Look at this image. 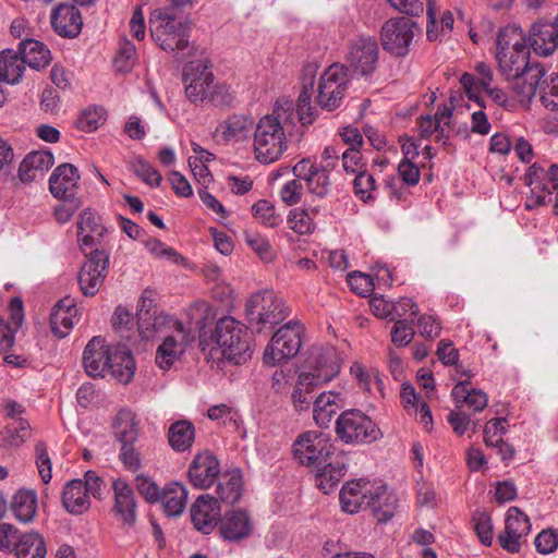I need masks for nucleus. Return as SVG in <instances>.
Instances as JSON below:
<instances>
[{"instance_id":"69168bd1","label":"nucleus","mask_w":558,"mask_h":558,"mask_svg":"<svg viewBox=\"0 0 558 558\" xmlns=\"http://www.w3.org/2000/svg\"><path fill=\"white\" fill-rule=\"evenodd\" d=\"M474 530L482 544L489 546L493 543L494 532L492 519L487 513L478 512L473 518Z\"/></svg>"},{"instance_id":"0eeeda50","label":"nucleus","mask_w":558,"mask_h":558,"mask_svg":"<svg viewBox=\"0 0 558 558\" xmlns=\"http://www.w3.org/2000/svg\"><path fill=\"white\" fill-rule=\"evenodd\" d=\"M524 182L530 187L526 198V209H533L546 204H553L558 215V166L551 165L547 170L537 163L529 167Z\"/></svg>"},{"instance_id":"aec40b11","label":"nucleus","mask_w":558,"mask_h":558,"mask_svg":"<svg viewBox=\"0 0 558 558\" xmlns=\"http://www.w3.org/2000/svg\"><path fill=\"white\" fill-rule=\"evenodd\" d=\"M543 76V69L539 65H532L527 71L520 74V76L511 77L513 83L511 85L510 96L513 101V110L519 107L526 108L529 106L535 96Z\"/></svg>"},{"instance_id":"2eb2a0df","label":"nucleus","mask_w":558,"mask_h":558,"mask_svg":"<svg viewBox=\"0 0 558 558\" xmlns=\"http://www.w3.org/2000/svg\"><path fill=\"white\" fill-rule=\"evenodd\" d=\"M379 48L375 37L359 36L351 40L348 52V66L357 75H371L378 62Z\"/></svg>"},{"instance_id":"49530a36","label":"nucleus","mask_w":558,"mask_h":558,"mask_svg":"<svg viewBox=\"0 0 558 558\" xmlns=\"http://www.w3.org/2000/svg\"><path fill=\"white\" fill-rule=\"evenodd\" d=\"M12 511L19 521L31 522L37 511V494L32 489L17 490L13 496Z\"/></svg>"},{"instance_id":"393cba45","label":"nucleus","mask_w":558,"mask_h":558,"mask_svg":"<svg viewBox=\"0 0 558 558\" xmlns=\"http://www.w3.org/2000/svg\"><path fill=\"white\" fill-rule=\"evenodd\" d=\"M219 473L218 460L213 454L204 452L193 459L189 469V480L194 487L206 489L214 484Z\"/></svg>"},{"instance_id":"4d7b16f0","label":"nucleus","mask_w":558,"mask_h":558,"mask_svg":"<svg viewBox=\"0 0 558 558\" xmlns=\"http://www.w3.org/2000/svg\"><path fill=\"white\" fill-rule=\"evenodd\" d=\"M106 118V110L102 107H88L82 111L76 125L84 132H93L105 123Z\"/></svg>"},{"instance_id":"bb28decb","label":"nucleus","mask_w":558,"mask_h":558,"mask_svg":"<svg viewBox=\"0 0 558 558\" xmlns=\"http://www.w3.org/2000/svg\"><path fill=\"white\" fill-rule=\"evenodd\" d=\"M80 181V174L76 167L71 163L58 166L49 179V189L51 194L60 199L76 198V190Z\"/></svg>"},{"instance_id":"a211bd4d","label":"nucleus","mask_w":558,"mask_h":558,"mask_svg":"<svg viewBox=\"0 0 558 558\" xmlns=\"http://www.w3.org/2000/svg\"><path fill=\"white\" fill-rule=\"evenodd\" d=\"M185 95L192 102L207 99L215 76L203 61L190 62L183 72Z\"/></svg>"},{"instance_id":"de8ad7c7","label":"nucleus","mask_w":558,"mask_h":558,"mask_svg":"<svg viewBox=\"0 0 558 558\" xmlns=\"http://www.w3.org/2000/svg\"><path fill=\"white\" fill-rule=\"evenodd\" d=\"M195 438V428L189 421H178L171 424L168 432V440L177 452L189 450Z\"/></svg>"},{"instance_id":"c03bdc74","label":"nucleus","mask_w":558,"mask_h":558,"mask_svg":"<svg viewBox=\"0 0 558 558\" xmlns=\"http://www.w3.org/2000/svg\"><path fill=\"white\" fill-rule=\"evenodd\" d=\"M19 52L26 64L33 69L44 68L50 62V50L36 39H23L19 46Z\"/></svg>"},{"instance_id":"b1692460","label":"nucleus","mask_w":558,"mask_h":558,"mask_svg":"<svg viewBox=\"0 0 558 558\" xmlns=\"http://www.w3.org/2000/svg\"><path fill=\"white\" fill-rule=\"evenodd\" d=\"M137 326L140 337L143 340L149 341L158 337L166 338L167 335H170L178 328H181L183 323L174 316L168 315L163 312H157L144 318H138Z\"/></svg>"},{"instance_id":"ddd939ff","label":"nucleus","mask_w":558,"mask_h":558,"mask_svg":"<svg viewBox=\"0 0 558 558\" xmlns=\"http://www.w3.org/2000/svg\"><path fill=\"white\" fill-rule=\"evenodd\" d=\"M348 85L343 65L335 63L324 71L318 83L317 104L328 111L338 108L345 95Z\"/></svg>"},{"instance_id":"58836bf2","label":"nucleus","mask_w":558,"mask_h":558,"mask_svg":"<svg viewBox=\"0 0 558 558\" xmlns=\"http://www.w3.org/2000/svg\"><path fill=\"white\" fill-rule=\"evenodd\" d=\"M112 429L120 444H135L141 432L140 420L131 410L122 409L112 421Z\"/></svg>"},{"instance_id":"7ed1b4c3","label":"nucleus","mask_w":558,"mask_h":558,"mask_svg":"<svg viewBox=\"0 0 558 558\" xmlns=\"http://www.w3.org/2000/svg\"><path fill=\"white\" fill-rule=\"evenodd\" d=\"M211 339L216 343L210 354H220L221 359L234 364L244 363L251 357V344L247 327L232 316H223L216 322Z\"/></svg>"},{"instance_id":"774afa93","label":"nucleus","mask_w":558,"mask_h":558,"mask_svg":"<svg viewBox=\"0 0 558 558\" xmlns=\"http://www.w3.org/2000/svg\"><path fill=\"white\" fill-rule=\"evenodd\" d=\"M245 242L263 259L269 262L274 257V252L268 240L258 233H246Z\"/></svg>"},{"instance_id":"a19ab883","label":"nucleus","mask_w":558,"mask_h":558,"mask_svg":"<svg viewBox=\"0 0 558 558\" xmlns=\"http://www.w3.org/2000/svg\"><path fill=\"white\" fill-rule=\"evenodd\" d=\"M341 407L339 393L333 391L322 392L314 402L313 417L315 423L320 427H327Z\"/></svg>"},{"instance_id":"a878e982","label":"nucleus","mask_w":558,"mask_h":558,"mask_svg":"<svg viewBox=\"0 0 558 558\" xmlns=\"http://www.w3.org/2000/svg\"><path fill=\"white\" fill-rule=\"evenodd\" d=\"M112 350L113 345H108L101 337H94L89 340L83 354L86 373L92 377L105 376Z\"/></svg>"},{"instance_id":"9d476101","label":"nucleus","mask_w":558,"mask_h":558,"mask_svg":"<svg viewBox=\"0 0 558 558\" xmlns=\"http://www.w3.org/2000/svg\"><path fill=\"white\" fill-rule=\"evenodd\" d=\"M104 481L95 471H87L84 480L68 482L62 492V505L71 514H82L90 507V497L100 498Z\"/></svg>"},{"instance_id":"c756f323","label":"nucleus","mask_w":558,"mask_h":558,"mask_svg":"<svg viewBox=\"0 0 558 558\" xmlns=\"http://www.w3.org/2000/svg\"><path fill=\"white\" fill-rule=\"evenodd\" d=\"M451 118L452 109L447 105L439 108L435 117H421L417 122L420 134L426 138L435 134L436 142L446 144L451 131Z\"/></svg>"},{"instance_id":"39448f33","label":"nucleus","mask_w":558,"mask_h":558,"mask_svg":"<svg viewBox=\"0 0 558 558\" xmlns=\"http://www.w3.org/2000/svg\"><path fill=\"white\" fill-rule=\"evenodd\" d=\"M290 314L284 300L272 290H262L250 295L245 303V316L260 331L266 326L283 322Z\"/></svg>"},{"instance_id":"2f4dec72","label":"nucleus","mask_w":558,"mask_h":558,"mask_svg":"<svg viewBox=\"0 0 558 558\" xmlns=\"http://www.w3.org/2000/svg\"><path fill=\"white\" fill-rule=\"evenodd\" d=\"M253 529V522L244 510L228 511L220 521V534L225 539L230 542L248 537Z\"/></svg>"},{"instance_id":"3c124183","label":"nucleus","mask_w":558,"mask_h":558,"mask_svg":"<svg viewBox=\"0 0 558 558\" xmlns=\"http://www.w3.org/2000/svg\"><path fill=\"white\" fill-rule=\"evenodd\" d=\"M319 209L313 208H295L290 211L288 217L289 227L299 234H310L316 228L315 218Z\"/></svg>"},{"instance_id":"412c9836","label":"nucleus","mask_w":558,"mask_h":558,"mask_svg":"<svg viewBox=\"0 0 558 558\" xmlns=\"http://www.w3.org/2000/svg\"><path fill=\"white\" fill-rule=\"evenodd\" d=\"M189 330L184 325L167 335L156 352L155 362L158 367L163 371L170 369L185 352Z\"/></svg>"},{"instance_id":"dca6fc26","label":"nucleus","mask_w":558,"mask_h":558,"mask_svg":"<svg viewBox=\"0 0 558 558\" xmlns=\"http://www.w3.org/2000/svg\"><path fill=\"white\" fill-rule=\"evenodd\" d=\"M531 531L529 517L517 507H510L506 512L505 531L498 535V543L502 549L511 554L521 550Z\"/></svg>"},{"instance_id":"603ef678","label":"nucleus","mask_w":558,"mask_h":558,"mask_svg":"<svg viewBox=\"0 0 558 558\" xmlns=\"http://www.w3.org/2000/svg\"><path fill=\"white\" fill-rule=\"evenodd\" d=\"M31 436L29 424L23 420L17 418L7 424L1 434L3 444L8 447H19Z\"/></svg>"},{"instance_id":"423d86ee","label":"nucleus","mask_w":558,"mask_h":558,"mask_svg":"<svg viewBox=\"0 0 558 558\" xmlns=\"http://www.w3.org/2000/svg\"><path fill=\"white\" fill-rule=\"evenodd\" d=\"M340 368L339 359L333 349L316 348L311 351L300 367L298 379L301 386H307L315 390L336 378Z\"/></svg>"},{"instance_id":"72a5a7b5","label":"nucleus","mask_w":558,"mask_h":558,"mask_svg":"<svg viewBox=\"0 0 558 558\" xmlns=\"http://www.w3.org/2000/svg\"><path fill=\"white\" fill-rule=\"evenodd\" d=\"M106 228L101 218L90 208L84 209L77 222V242L82 248H92L104 236Z\"/></svg>"},{"instance_id":"6e6552de","label":"nucleus","mask_w":558,"mask_h":558,"mask_svg":"<svg viewBox=\"0 0 558 558\" xmlns=\"http://www.w3.org/2000/svg\"><path fill=\"white\" fill-rule=\"evenodd\" d=\"M150 36L165 51L183 50L189 45V25L165 10H156L149 19Z\"/></svg>"},{"instance_id":"4c0bfd02","label":"nucleus","mask_w":558,"mask_h":558,"mask_svg":"<svg viewBox=\"0 0 558 558\" xmlns=\"http://www.w3.org/2000/svg\"><path fill=\"white\" fill-rule=\"evenodd\" d=\"M317 70L318 68L314 63L307 64L303 69V89L299 95L296 104L299 119L302 124H311L314 121V112L312 107V92Z\"/></svg>"},{"instance_id":"f03ea898","label":"nucleus","mask_w":558,"mask_h":558,"mask_svg":"<svg viewBox=\"0 0 558 558\" xmlns=\"http://www.w3.org/2000/svg\"><path fill=\"white\" fill-rule=\"evenodd\" d=\"M530 50L523 31L509 25L502 28L496 39V60L500 73L508 80L520 76L533 64L529 63Z\"/></svg>"},{"instance_id":"f8f14e48","label":"nucleus","mask_w":558,"mask_h":558,"mask_svg":"<svg viewBox=\"0 0 558 558\" xmlns=\"http://www.w3.org/2000/svg\"><path fill=\"white\" fill-rule=\"evenodd\" d=\"M336 432L345 444H368L380 437L376 424L359 410L344 411L336 422Z\"/></svg>"},{"instance_id":"0e129e2a","label":"nucleus","mask_w":558,"mask_h":558,"mask_svg":"<svg viewBox=\"0 0 558 558\" xmlns=\"http://www.w3.org/2000/svg\"><path fill=\"white\" fill-rule=\"evenodd\" d=\"M353 189L356 196L362 201H368L373 197L375 191V180L373 175L365 171L359 172L353 180Z\"/></svg>"},{"instance_id":"20e7f679","label":"nucleus","mask_w":558,"mask_h":558,"mask_svg":"<svg viewBox=\"0 0 558 558\" xmlns=\"http://www.w3.org/2000/svg\"><path fill=\"white\" fill-rule=\"evenodd\" d=\"M288 149V138L279 117L275 113L264 116L255 124L253 151L255 159L263 165L279 160Z\"/></svg>"},{"instance_id":"13d9d810","label":"nucleus","mask_w":558,"mask_h":558,"mask_svg":"<svg viewBox=\"0 0 558 558\" xmlns=\"http://www.w3.org/2000/svg\"><path fill=\"white\" fill-rule=\"evenodd\" d=\"M341 166L345 173L356 175L359 172L365 171L366 161L360 149L348 147L341 153Z\"/></svg>"},{"instance_id":"c9c22d12","label":"nucleus","mask_w":558,"mask_h":558,"mask_svg":"<svg viewBox=\"0 0 558 558\" xmlns=\"http://www.w3.org/2000/svg\"><path fill=\"white\" fill-rule=\"evenodd\" d=\"M476 76L464 73L460 83L463 86L470 100L475 101L480 107H483V98L481 92L490 86L493 81V71L489 65L484 62H478L475 65Z\"/></svg>"},{"instance_id":"4be33fe9","label":"nucleus","mask_w":558,"mask_h":558,"mask_svg":"<svg viewBox=\"0 0 558 558\" xmlns=\"http://www.w3.org/2000/svg\"><path fill=\"white\" fill-rule=\"evenodd\" d=\"M292 172L294 177L302 179L310 193L323 197L330 186L329 171L322 169L311 159H302L296 162Z\"/></svg>"},{"instance_id":"473e14b6","label":"nucleus","mask_w":558,"mask_h":558,"mask_svg":"<svg viewBox=\"0 0 558 558\" xmlns=\"http://www.w3.org/2000/svg\"><path fill=\"white\" fill-rule=\"evenodd\" d=\"M51 25L62 37H76L82 28L83 20L75 5L59 4L51 13Z\"/></svg>"},{"instance_id":"f257e3e1","label":"nucleus","mask_w":558,"mask_h":558,"mask_svg":"<svg viewBox=\"0 0 558 558\" xmlns=\"http://www.w3.org/2000/svg\"><path fill=\"white\" fill-rule=\"evenodd\" d=\"M333 449L330 438L316 430L300 434L293 442L294 458L316 471L319 487L325 492L344 475L343 464L332 461Z\"/></svg>"},{"instance_id":"5fc2aeb1","label":"nucleus","mask_w":558,"mask_h":558,"mask_svg":"<svg viewBox=\"0 0 558 558\" xmlns=\"http://www.w3.org/2000/svg\"><path fill=\"white\" fill-rule=\"evenodd\" d=\"M129 168L141 179L144 183L149 186L156 187L161 183V174L146 160L141 157H134L129 162Z\"/></svg>"},{"instance_id":"9b49d317","label":"nucleus","mask_w":558,"mask_h":558,"mask_svg":"<svg viewBox=\"0 0 558 558\" xmlns=\"http://www.w3.org/2000/svg\"><path fill=\"white\" fill-rule=\"evenodd\" d=\"M302 326L298 322H289L280 327L266 347L263 361L268 366H276L293 356L301 349Z\"/></svg>"},{"instance_id":"ea45409f","label":"nucleus","mask_w":558,"mask_h":558,"mask_svg":"<svg viewBox=\"0 0 558 558\" xmlns=\"http://www.w3.org/2000/svg\"><path fill=\"white\" fill-rule=\"evenodd\" d=\"M457 408L468 407L473 412L483 411L488 404V396L481 389L471 387L470 381H459L451 391Z\"/></svg>"},{"instance_id":"7c9ffc66","label":"nucleus","mask_w":558,"mask_h":558,"mask_svg":"<svg viewBox=\"0 0 558 558\" xmlns=\"http://www.w3.org/2000/svg\"><path fill=\"white\" fill-rule=\"evenodd\" d=\"M114 493L113 511L116 515L128 525L136 521V499L132 487L122 478H118L112 484Z\"/></svg>"},{"instance_id":"09e8293b","label":"nucleus","mask_w":558,"mask_h":558,"mask_svg":"<svg viewBox=\"0 0 558 558\" xmlns=\"http://www.w3.org/2000/svg\"><path fill=\"white\" fill-rule=\"evenodd\" d=\"M16 558H45L44 538L36 532L22 534L14 547Z\"/></svg>"},{"instance_id":"8fccbe9b","label":"nucleus","mask_w":558,"mask_h":558,"mask_svg":"<svg viewBox=\"0 0 558 558\" xmlns=\"http://www.w3.org/2000/svg\"><path fill=\"white\" fill-rule=\"evenodd\" d=\"M379 490L378 496L374 497V504H371L368 508L372 509L374 518L379 523H386L393 517L398 499L384 484H381V489Z\"/></svg>"},{"instance_id":"e433bc0d","label":"nucleus","mask_w":558,"mask_h":558,"mask_svg":"<svg viewBox=\"0 0 558 558\" xmlns=\"http://www.w3.org/2000/svg\"><path fill=\"white\" fill-rule=\"evenodd\" d=\"M53 165V155L49 150L29 153L22 161L19 175L23 182L41 179Z\"/></svg>"},{"instance_id":"680f3d73","label":"nucleus","mask_w":558,"mask_h":558,"mask_svg":"<svg viewBox=\"0 0 558 558\" xmlns=\"http://www.w3.org/2000/svg\"><path fill=\"white\" fill-rule=\"evenodd\" d=\"M145 247L153 256L170 260L173 264H178L182 259L175 250L154 238L145 241Z\"/></svg>"},{"instance_id":"f3484780","label":"nucleus","mask_w":558,"mask_h":558,"mask_svg":"<svg viewBox=\"0 0 558 558\" xmlns=\"http://www.w3.org/2000/svg\"><path fill=\"white\" fill-rule=\"evenodd\" d=\"M109 266V256L95 250L82 265L78 272V284L85 296H94L104 283Z\"/></svg>"},{"instance_id":"bf43d9fd","label":"nucleus","mask_w":558,"mask_h":558,"mask_svg":"<svg viewBox=\"0 0 558 558\" xmlns=\"http://www.w3.org/2000/svg\"><path fill=\"white\" fill-rule=\"evenodd\" d=\"M507 418H493L484 427V441L487 446H499L507 432Z\"/></svg>"},{"instance_id":"e2e57ef3","label":"nucleus","mask_w":558,"mask_h":558,"mask_svg":"<svg viewBox=\"0 0 558 558\" xmlns=\"http://www.w3.org/2000/svg\"><path fill=\"white\" fill-rule=\"evenodd\" d=\"M304 184L302 179L296 178L286 182L280 192V199L288 206L298 204L303 195Z\"/></svg>"},{"instance_id":"cd10ccee","label":"nucleus","mask_w":558,"mask_h":558,"mask_svg":"<svg viewBox=\"0 0 558 558\" xmlns=\"http://www.w3.org/2000/svg\"><path fill=\"white\" fill-rule=\"evenodd\" d=\"M527 41L536 54L548 57L558 48L557 29L551 22L537 21L530 28Z\"/></svg>"},{"instance_id":"c85d7f7f","label":"nucleus","mask_w":558,"mask_h":558,"mask_svg":"<svg viewBox=\"0 0 558 558\" xmlns=\"http://www.w3.org/2000/svg\"><path fill=\"white\" fill-rule=\"evenodd\" d=\"M78 317L80 311L75 300L71 296L63 298L51 311L50 326L52 332L59 338H64L78 322Z\"/></svg>"},{"instance_id":"6ab92c4d","label":"nucleus","mask_w":558,"mask_h":558,"mask_svg":"<svg viewBox=\"0 0 558 558\" xmlns=\"http://www.w3.org/2000/svg\"><path fill=\"white\" fill-rule=\"evenodd\" d=\"M255 124L252 117L234 113L217 125L215 137L219 143L227 145L242 143L250 138Z\"/></svg>"},{"instance_id":"864d4df0","label":"nucleus","mask_w":558,"mask_h":558,"mask_svg":"<svg viewBox=\"0 0 558 558\" xmlns=\"http://www.w3.org/2000/svg\"><path fill=\"white\" fill-rule=\"evenodd\" d=\"M254 218L267 228H276L282 222V218L277 214L275 205L267 199H259L252 206Z\"/></svg>"},{"instance_id":"f704fd0d","label":"nucleus","mask_w":558,"mask_h":558,"mask_svg":"<svg viewBox=\"0 0 558 558\" xmlns=\"http://www.w3.org/2000/svg\"><path fill=\"white\" fill-rule=\"evenodd\" d=\"M106 372L121 384H128L135 374L134 359L125 345H113Z\"/></svg>"},{"instance_id":"338daca9","label":"nucleus","mask_w":558,"mask_h":558,"mask_svg":"<svg viewBox=\"0 0 558 558\" xmlns=\"http://www.w3.org/2000/svg\"><path fill=\"white\" fill-rule=\"evenodd\" d=\"M35 454H36V465L38 469L39 476L45 484H48L52 477L51 460L48 454L47 447L44 442L36 444Z\"/></svg>"},{"instance_id":"4468645a","label":"nucleus","mask_w":558,"mask_h":558,"mask_svg":"<svg viewBox=\"0 0 558 558\" xmlns=\"http://www.w3.org/2000/svg\"><path fill=\"white\" fill-rule=\"evenodd\" d=\"M381 483L366 478L352 480L342 486L339 495L341 509L350 514L357 513L374 504L378 496Z\"/></svg>"},{"instance_id":"052dcab7","label":"nucleus","mask_w":558,"mask_h":558,"mask_svg":"<svg viewBox=\"0 0 558 558\" xmlns=\"http://www.w3.org/2000/svg\"><path fill=\"white\" fill-rule=\"evenodd\" d=\"M136 60L137 54L135 46L125 40L120 47L118 56L114 59V65L120 72H129L135 65Z\"/></svg>"},{"instance_id":"79ce46f5","label":"nucleus","mask_w":558,"mask_h":558,"mask_svg":"<svg viewBox=\"0 0 558 558\" xmlns=\"http://www.w3.org/2000/svg\"><path fill=\"white\" fill-rule=\"evenodd\" d=\"M26 62L20 54L13 50L0 52V82L7 84H17L25 71Z\"/></svg>"},{"instance_id":"37998d69","label":"nucleus","mask_w":558,"mask_h":558,"mask_svg":"<svg viewBox=\"0 0 558 558\" xmlns=\"http://www.w3.org/2000/svg\"><path fill=\"white\" fill-rule=\"evenodd\" d=\"M217 494L219 498L228 504L236 502L242 495V474L238 469H233L218 476Z\"/></svg>"},{"instance_id":"5701e85b","label":"nucleus","mask_w":558,"mask_h":558,"mask_svg":"<svg viewBox=\"0 0 558 558\" xmlns=\"http://www.w3.org/2000/svg\"><path fill=\"white\" fill-rule=\"evenodd\" d=\"M221 515L218 501L209 496L202 495L191 507V519L195 529L204 534L214 531Z\"/></svg>"},{"instance_id":"a18cd8bd","label":"nucleus","mask_w":558,"mask_h":558,"mask_svg":"<svg viewBox=\"0 0 558 558\" xmlns=\"http://www.w3.org/2000/svg\"><path fill=\"white\" fill-rule=\"evenodd\" d=\"M159 499L168 515H180L186 506L187 490L181 483L173 482L166 486Z\"/></svg>"},{"instance_id":"1a4fd4ad","label":"nucleus","mask_w":558,"mask_h":558,"mask_svg":"<svg viewBox=\"0 0 558 558\" xmlns=\"http://www.w3.org/2000/svg\"><path fill=\"white\" fill-rule=\"evenodd\" d=\"M418 35L420 27L416 22L405 16H398L383 24L379 39L386 52L397 58H404L410 53Z\"/></svg>"},{"instance_id":"6e6d98bb","label":"nucleus","mask_w":558,"mask_h":558,"mask_svg":"<svg viewBox=\"0 0 558 558\" xmlns=\"http://www.w3.org/2000/svg\"><path fill=\"white\" fill-rule=\"evenodd\" d=\"M539 95L542 104L550 111L558 109V74L550 73L542 77Z\"/></svg>"}]
</instances>
